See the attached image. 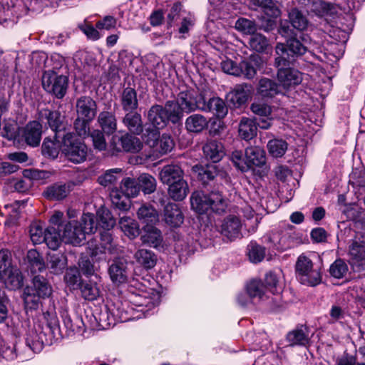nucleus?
<instances>
[{
	"label": "nucleus",
	"instance_id": "nucleus-1",
	"mask_svg": "<svg viewBox=\"0 0 365 365\" xmlns=\"http://www.w3.org/2000/svg\"><path fill=\"white\" fill-rule=\"evenodd\" d=\"M173 100L167 101L164 106L153 105L147 114L148 123L158 130L165 128L169 123L173 125L180 123V113L178 108H173Z\"/></svg>",
	"mask_w": 365,
	"mask_h": 365
},
{
	"label": "nucleus",
	"instance_id": "nucleus-2",
	"mask_svg": "<svg viewBox=\"0 0 365 365\" xmlns=\"http://www.w3.org/2000/svg\"><path fill=\"white\" fill-rule=\"evenodd\" d=\"M22 298L26 312L36 310L40 304L42 307V313L47 322L48 327L53 330L58 327V320L56 315L54 302L51 299H47L41 302L42 297L33 292L32 289L24 288Z\"/></svg>",
	"mask_w": 365,
	"mask_h": 365
},
{
	"label": "nucleus",
	"instance_id": "nucleus-3",
	"mask_svg": "<svg viewBox=\"0 0 365 365\" xmlns=\"http://www.w3.org/2000/svg\"><path fill=\"white\" fill-rule=\"evenodd\" d=\"M51 61L56 60V65L52 70L45 71L42 75V86L48 93L58 99H62L66 94L68 87V78L63 75H58L53 69L60 68L63 61L59 56H52Z\"/></svg>",
	"mask_w": 365,
	"mask_h": 365
},
{
	"label": "nucleus",
	"instance_id": "nucleus-4",
	"mask_svg": "<svg viewBox=\"0 0 365 365\" xmlns=\"http://www.w3.org/2000/svg\"><path fill=\"white\" fill-rule=\"evenodd\" d=\"M192 209L199 214H204L209 210L216 213L223 212L227 203L220 192L205 194L202 191L192 192L190 197Z\"/></svg>",
	"mask_w": 365,
	"mask_h": 365
},
{
	"label": "nucleus",
	"instance_id": "nucleus-5",
	"mask_svg": "<svg viewBox=\"0 0 365 365\" xmlns=\"http://www.w3.org/2000/svg\"><path fill=\"white\" fill-rule=\"evenodd\" d=\"M292 61L279 56L274 58V66L277 68V79L281 86L289 90L299 85L303 80V74L297 68L291 67Z\"/></svg>",
	"mask_w": 365,
	"mask_h": 365
},
{
	"label": "nucleus",
	"instance_id": "nucleus-6",
	"mask_svg": "<svg viewBox=\"0 0 365 365\" xmlns=\"http://www.w3.org/2000/svg\"><path fill=\"white\" fill-rule=\"evenodd\" d=\"M295 274L302 284L310 287L319 284L322 280L320 267L314 264L312 259L304 255H299L297 259Z\"/></svg>",
	"mask_w": 365,
	"mask_h": 365
},
{
	"label": "nucleus",
	"instance_id": "nucleus-7",
	"mask_svg": "<svg viewBox=\"0 0 365 365\" xmlns=\"http://www.w3.org/2000/svg\"><path fill=\"white\" fill-rule=\"evenodd\" d=\"M62 152L69 161L81 163L86 160L88 148L73 133H66L63 135Z\"/></svg>",
	"mask_w": 365,
	"mask_h": 365
},
{
	"label": "nucleus",
	"instance_id": "nucleus-8",
	"mask_svg": "<svg viewBox=\"0 0 365 365\" xmlns=\"http://www.w3.org/2000/svg\"><path fill=\"white\" fill-rule=\"evenodd\" d=\"M273 247L280 252L294 247L302 243L300 234L294 225L284 224L280 229L272 234L269 239Z\"/></svg>",
	"mask_w": 365,
	"mask_h": 365
},
{
	"label": "nucleus",
	"instance_id": "nucleus-9",
	"mask_svg": "<svg viewBox=\"0 0 365 365\" xmlns=\"http://www.w3.org/2000/svg\"><path fill=\"white\" fill-rule=\"evenodd\" d=\"M204 96L198 93L193 89L181 91L173 101V108H178L180 113V122L183 117V113H190L197 110H202Z\"/></svg>",
	"mask_w": 365,
	"mask_h": 365
},
{
	"label": "nucleus",
	"instance_id": "nucleus-10",
	"mask_svg": "<svg viewBox=\"0 0 365 365\" xmlns=\"http://www.w3.org/2000/svg\"><path fill=\"white\" fill-rule=\"evenodd\" d=\"M349 263L356 272L365 275V235H356L348 248Z\"/></svg>",
	"mask_w": 365,
	"mask_h": 365
},
{
	"label": "nucleus",
	"instance_id": "nucleus-11",
	"mask_svg": "<svg viewBox=\"0 0 365 365\" xmlns=\"http://www.w3.org/2000/svg\"><path fill=\"white\" fill-rule=\"evenodd\" d=\"M192 170L197 174V179L204 185L208 184L210 181H215L217 184L221 185L230 182L227 173L215 164L195 165L192 167Z\"/></svg>",
	"mask_w": 365,
	"mask_h": 365
},
{
	"label": "nucleus",
	"instance_id": "nucleus-12",
	"mask_svg": "<svg viewBox=\"0 0 365 365\" xmlns=\"http://www.w3.org/2000/svg\"><path fill=\"white\" fill-rule=\"evenodd\" d=\"M143 148V143L135 135L126 133L118 137L114 135L110 143V149L112 155L125 151L127 153H136Z\"/></svg>",
	"mask_w": 365,
	"mask_h": 365
},
{
	"label": "nucleus",
	"instance_id": "nucleus-13",
	"mask_svg": "<svg viewBox=\"0 0 365 365\" xmlns=\"http://www.w3.org/2000/svg\"><path fill=\"white\" fill-rule=\"evenodd\" d=\"M302 41L295 36L287 39L285 43H277L275 46V52L278 56H284V55L287 54V58L289 59H290L289 56L292 58L302 56L305 54L308 50L307 47L304 43V37H302ZM291 61H294V58Z\"/></svg>",
	"mask_w": 365,
	"mask_h": 365
},
{
	"label": "nucleus",
	"instance_id": "nucleus-14",
	"mask_svg": "<svg viewBox=\"0 0 365 365\" xmlns=\"http://www.w3.org/2000/svg\"><path fill=\"white\" fill-rule=\"evenodd\" d=\"M264 289V285L261 280H252L247 285V293L251 299L257 298L259 301H266V304L271 309L279 307L280 297L279 295L275 297L267 296Z\"/></svg>",
	"mask_w": 365,
	"mask_h": 365
},
{
	"label": "nucleus",
	"instance_id": "nucleus-15",
	"mask_svg": "<svg viewBox=\"0 0 365 365\" xmlns=\"http://www.w3.org/2000/svg\"><path fill=\"white\" fill-rule=\"evenodd\" d=\"M64 118L58 110L43 108L38 112V119L46 120L48 125L56 135H60L61 132H64L66 130Z\"/></svg>",
	"mask_w": 365,
	"mask_h": 365
},
{
	"label": "nucleus",
	"instance_id": "nucleus-16",
	"mask_svg": "<svg viewBox=\"0 0 365 365\" xmlns=\"http://www.w3.org/2000/svg\"><path fill=\"white\" fill-rule=\"evenodd\" d=\"M62 237L66 243L75 246L81 245L86 240L82 225L76 220L68 222L64 226Z\"/></svg>",
	"mask_w": 365,
	"mask_h": 365
},
{
	"label": "nucleus",
	"instance_id": "nucleus-17",
	"mask_svg": "<svg viewBox=\"0 0 365 365\" xmlns=\"http://www.w3.org/2000/svg\"><path fill=\"white\" fill-rule=\"evenodd\" d=\"M242 222L235 215L226 217L221 225V234L230 240H234L241 236Z\"/></svg>",
	"mask_w": 365,
	"mask_h": 365
},
{
	"label": "nucleus",
	"instance_id": "nucleus-18",
	"mask_svg": "<svg viewBox=\"0 0 365 365\" xmlns=\"http://www.w3.org/2000/svg\"><path fill=\"white\" fill-rule=\"evenodd\" d=\"M251 89L250 84H237L227 94V100L235 108H240L247 103L251 94Z\"/></svg>",
	"mask_w": 365,
	"mask_h": 365
},
{
	"label": "nucleus",
	"instance_id": "nucleus-19",
	"mask_svg": "<svg viewBox=\"0 0 365 365\" xmlns=\"http://www.w3.org/2000/svg\"><path fill=\"white\" fill-rule=\"evenodd\" d=\"M42 129V125L38 121H30L23 129L22 138L29 145L36 147L41 140Z\"/></svg>",
	"mask_w": 365,
	"mask_h": 365
},
{
	"label": "nucleus",
	"instance_id": "nucleus-20",
	"mask_svg": "<svg viewBox=\"0 0 365 365\" xmlns=\"http://www.w3.org/2000/svg\"><path fill=\"white\" fill-rule=\"evenodd\" d=\"M202 152L205 158L214 163L220 161L225 154L222 143L213 139L206 141L202 146Z\"/></svg>",
	"mask_w": 365,
	"mask_h": 365
},
{
	"label": "nucleus",
	"instance_id": "nucleus-21",
	"mask_svg": "<svg viewBox=\"0 0 365 365\" xmlns=\"http://www.w3.org/2000/svg\"><path fill=\"white\" fill-rule=\"evenodd\" d=\"M76 110L78 116L94 119L97 113V103L88 96H83L76 100Z\"/></svg>",
	"mask_w": 365,
	"mask_h": 365
},
{
	"label": "nucleus",
	"instance_id": "nucleus-22",
	"mask_svg": "<svg viewBox=\"0 0 365 365\" xmlns=\"http://www.w3.org/2000/svg\"><path fill=\"white\" fill-rule=\"evenodd\" d=\"M201 110L212 112L217 118L222 119L227 115L228 108L225 102L219 97L210 98L208 101L204 98Z\"/></svg>",
	"mask_w": 365,
	"mask_h": 365
},
{
	"label": "nucleus",
	"instance_id": "nucleus-23",
	"mask_svg": "<svg viewBox=\"0 0 365 365\" xmlns=\"http://www.w3.org/2000/svg\"><path fill=\"white\" fill-rule=\"evenodd\" d=\"M120 101L123 111L136 110L139 106L136 90L130 86L123 88L120 94Z\"/></svg>",
	"mask_w": 365,
	"mask_h": 365
},
{
	"label": "nucleus",
	"instance_id": "nucleus-24",
	"mask_svg": "<svg viewBox=\"0 0 365 365\" xmlns=\"http://www.w3.org/2000/svg\"><path fill=\"white\" fill-rule=\"evenodd\" d=\"M184 172L176 164L166 165L160 172V179L163 184L168 185L183 180Z\"/></svg>",
	"mask_w": 365,
	"mask_h": 365
},
{
	"label": "nucleus",
	"instance_id": "nucleus-25",
	"mask_svg": "<svg viewBox=\"0 0 365 365\" xmlns=\"http://www.w3.org/2000/svg\"><path fill=\"white\" fill-rule=\"evenodd\" d=\"M281 85L274 81L262 78L259 80L257 93L264 98H272L275 96L282 93Z\"/></svg>",
	"mask_w": 365,
	"mask_h": 365
},
{
	"label": "nucleus",
	"instance_id": "nucleus-26",
	"mask_svg": "<svg viewBox=\"0 0 365 365\" xmlns=\"http://www.w3.org/2000/svg\"><path fill=\"white\" fill-rule=\"evenodd\" d=\"M164 217L165 222L173 227H180L184 221V215L175 203H168L165 205Z\"/></svg>",
	"mask_w": 365,
	"mask_h": 365
},
{
	"label": "nucleus",
	"instance_id": "nucleus-27",
	"mask_svg": "<svg viewBox=\"0 0 365 365\" xmlns=\"http://www.w3.org/2000/svg\"><path fill=\"white\" fill-rule=\"evenodd\" d=\"M71 192L70 186L66 183L56 182L45 189L43 196L49 200H61Z\"/></svg>",
	"mask_w": 365,
	"mask_h": 365
},
{
	"label": "nucleus",
	"instance_id": "nucleus-28",
	"mask_svg": "<svg viewBox=\"0 0 365 365\" xmlns=\"http://www.w3.org/2000/svg\"><path fill=\"white\" fill-rule=\"evenodd\" d=\"M101 130L106 135H112L117 130V119L113 112L108 110L101 111L97 120Z\"/></svg>",
	"mask_w": 365,
	"mask_h": 365
},
{
	"label": "nucleus",
	"instance_id": "nucleus-29",
	"mask_svg": "<svg viewBox=\"0 0 365 365\" xmlns=\"http://www.w3.org/2000/svg\"><path fill=\"white\" fill-rule=\"evenodd\" d=\"M209 120L201 114H192L185 122L186 130L189 133H199L208 127Z\"/></svg>",
	"mask_w": 365,
	"mask_h": 365
},
{
	"label": "nucleus",
	"instance_id": "nucleus-30",
	"mask_svg": "<svg viewBox=\"0 0 365 365\" xmlns=\"http://www.w3.org/2000/svg\"><path fill=\"white\" fill-rule=\"evenodd\" d=\"M140 239L143 244L155 248L160 246L163 242V236L160 230L148 225L144 228V233L141 235Z\"/></svg>",
	"mask_w": 365,
	"mask_h": 365
},
{
	"label": "nucleus",
	"instance_id": "nucleus-31",
	"mask_svg": "<svg viewBox=\"0 0 365 365\" xmlns=\"http://www.w3.org/2000/svg\"><path fill=\"white\" fill-rule=\"evenodd\" d=\"M26 288L32 289L33 292L38 294L43 300L49 299L52 293V287L48 280L40 275L35 276L32 280V286H27Z\"/></svg>",
	"mask_w": 365,
	"mask_h": 365
},
{
	"label": "nucleus",
	"instance_id": "nucleus-32",
	"mask_svg": "<svg viewBox=\"0 0 365 365\" xmlns=\"http://www.w3.org/2000/svg\"><path fill=\"white\" fill-rule=\"evenodd\" d=\"M265 163L263 150L258 147H248L245 149V164L247 168L260 167Z\"/></svg>",
	"mask_w": 365,
	"mask_h": 365
},
{
	"label": "nucleus",
	"instance_id": "nucleus-33",
	"mask_svg": "<svg viewBox=\"0 0 365 365\" xmlns=\"http://www.w3.org/2000/svg\"><path fill=\"white\" fill-rule=\"evenodd\" d=\"M60 135L55 134L53 139L46 138L41 146L43 155L55 159L58 157L60 150H62L59 138Z\"/></svg>",
	"mask_w": 365,
	"mask_h": 365
},
{
	"label": "nucleus",
	"instance_id": "nucleus-34",
	"mask_svg": "<svg viewBox=\"0 0 365 365\" xmlns=\"http://www.w3.org/2000/svg\"><path fill=\"white\" fill-rule=\"evenodd\" d=\"M123 123L135 135H140L143 130L141 115L138 112L128 111L123 118Z\"/></svg>",
	"mask_w": 365,
	"mask_h": 365
},
{
	"label": "nucleus",
	"instance_id": "nucleus-35",
	"mask_svg": "<svg viewBox=\"0 0 365 365\" xmlns=\"http://www.w3.org/2000/svg\"><path fill=\"white\" fill-rule=\"evenodd\" d=\"M307 327L301 325L289 331L287 335V340L291 346H305L309 342Z\"/></svg>",
	"mask_w": 365,
	"mask_h": 365
},
{
	"label": "nucleus",
	"instance_id": "nucleus-36",
	"mask_svg": "<svg viewBox=\"0 0 365 365\" xmlns=\"http://www.w3.org/2000/svg\"><path fill=\"white\" fill-rule=\"evenodd\" d=\"M138 312H135V309L130 306L128 302L121 303L115 309L112 310L113 317L118 318L121 322L131 321L140 317V314L135 315Z\"/></svg>",
	"mask_w": 365,
	"mask_h": 365
},
{
	"label": "nucleus",
	"instance_id": "nucleus-37",
	"mask_svg": "<svg viewBox=\"0 0 365 365\" xmlns=\"http://www.w3.org/2000/svg\"><path fill=\"white\" fill-rule=\"evenodd\" d=\"M134 257L138 264L147 269L154 267L158 260L156 255L147 249L138 250Z\"/></svg>",
	"mask_w": 365,
	"mask_h": 365
},
{
	"label": "nucleus",
	"instance_id": "nucleus-38",
	"mask_svg": "<svg viewBox=\"0 0 365 365\" xmlns=\"http://www.w3.org/2000/svg\"><path fill=\"white\" fill-rule=\"evenodd\" d=\"M239 135L245 140H250L257 135V127L253 120L243 118L239 125Z\"/></svg>",
	"mask_w": 365,
	"mask_h": 365
},
{
	"label": "nucleus",
	"instance_id": "nucleus-39",
	"mask_svg": "<svg viewBox=\"0 0 365 365\" xmlns=\"http://www.w3.org/2000/svg\"><path fill=\"white\" fill-rule=\"evenodd\" d=\"M168 193L170 197L175 201H181L187 196L189 189L185 180L175 181L174 183L168 184Z\"/></svg>",
	"mask_w": 365,
	"mask_h": 365
},
{
	"label": "nucleus",
	"instance_id": "nucleus-40",
	"mask_svg": "<svg viewBox=\"0 0 365 365\" xmlns=\"http://www.w3.org/2000/svg\"><path fill=\"white\" fill-rule=\"evenodd\" d=\"M62 239L58 227L51 226L44 230L43 242L51 250H57L61 243Z\"/></svg>",
	"mask_w": 365,
	"mask_h": 365
},
{
	"label": "nucleus",
	"instance_id": "nucleus-41",
	"mask_svg": "<svg viewBox=\"0 0 365 365\" xmlns=\"http://www.w3.org/2000/svg\"><path fill=\"white\" fill-rule=\"evenodd\" d=\"M288 18L292 26L298 31H303L308 27L309 21L303 13L297 8L290 9Z\"/></svg>",
	"mask_w": 365,
	"mask_h": 365
},
{
	"label": "nucleus",
	"instance_id": "nucleus-42",
	"mask_svg": "<svg viewBox=\"0 0 365 365\" xmlns=\"http://www.w3.org/2000/svg\"><path fill=\"white\" fill-rule=\"evenodd\" d=\"M1 278L6 279V283L11 289H19L23 285V277L19 269L14 267L9 269L6 273L1 274Z\"/></svg>",
	"mask_w": 365,
	"mask_h": 365
},
{
	"label": "nucleus",
	"instance_id": "nucleus-43",
	"mask_svg": "<svg viewBox=\"0 0 365 365\" xmlns=\"http://www.w3.org/2000/svg\"><path fill=\"white\" fill-rule=\"evenodd\" d=\"M139 191L145 195L153 193L156 190V179L149 173H142L138 177Z\"/></svg>",
	"mask_w": 365,
	"mask_h": 365
},
{
	"label": "nucleus",
	"instance_id": "nucleus-44",
	"mask_svg": "<svg viewBox=\"0 0 365 365\" xmlns=\"http://www.w3.org/2000/svg\"><path fill=\"white\" fill-rule=\"evenodd\" d=\"M250 2L270 18H277L280 14V10L272 0H250Z\"/></svg>",
	"mask_w": 365,
	"mask_h": 365
},
{
	"label": "nucleus",
	"instance_id": "nucleus-45",
	"mask_svg": "<svg viewBox=\"0 0 365 365\" xmlns=\"http://www.w3.org/2000/svg\"><path fill=\"white\" fill-rule=\"evenodd\" d=\"M119 225L121 230L130 238H135L140 235L138 223L130 217H122Z\"/></svg>",
	"mask_w": 365,
	"mask_h": 365
},
{
	"label": "nucleus",
	"instance_id": "nucleus-46",
	"mask_svg": "<svg viewBox=\"0 0 365 365\" xmlns=\"http://www.w3.org/2000/svg\"><path fill=\"white\" fill-rule=\"evenodd\" d=\"M27 260L31 267V272H42L45 269V262L41 255L35 249L27 252Z\"/></svg>",
	"mask_w": 365,
	"mask_h": 365
},
{
	"label": "nucleus",
	"instance_id": "nucleus-47",
	"mask_svg": "<svg viewBox=\"0 0 365 365\" xmlns=\"http://www.w3.org/2000/svg\"><path fill=\"white\" fill-rule=\"evenodd\" d=\"M110 277L114 283H123L127 280L125 267L122 262H114L108 269Z\"/></svg>",
	"mask_w": 365,
	"mask_h": 365
},
{
	"label": "nucleus",
	"instance_id": "nucleus-48",
	"mask_svg": "<svg viewBox=\"0 0 365 365\" xmlns=\"http://www.w3.org/2000/svg\"><path fill=\"white\" fill-rule=\"evenodd\" d=\"M267 147L269 153L273 158H277L282 157L285 154L288 144L284 140L274 138L269 140Z\"/></svg>",
	"mask_w": 365,
	"mask_h": 365
},
{
	"label": "nucleus",
	"instance_id": "nucleus-49",
	"mask_svg": "<svg viewBox=\"0 0 365 365\" xmlns=\"http://www.w3.org/2000/svg\"><path fill=\"white\" fill-rule=\"evenodd\" d=\"M138 218L143 222L153 224L158 221L157 210L151 205H143L138 210Z\"/></svg>",
	"mask_w": 365,
	"mask_h": 365
},
{
	"label": "nucleus",
	"instance_id": "nucleus-50",
	"mask_svg": "<svg viewBox=\"0 0 365 365\" xmlns=\"http://www.w3.org/2000/svg\"><path fill=\"white\" fill-rule=\"evenodd\" d=\"M82 297L88 301L97 299L100 296V289L96 283L81 282L79 284Z\"/></svg>",
	"mask_w": 365,
	"mask_h": 365
},
{
	"label": "nucleus",
	"instance_id": "nucleus-51",
	"mask_svg": "<svg viewBox=\"0 0 365 365\" xmlns=\"http://www.w3.org/2000/svg\"><path fill=\"white\" fill-rule=\"evenodd\" d=\"M312 11L316 15L322 17H333L337 13L331 4L323 1H314L312 4Z\"/></svg>",
	"mask_w": 365,
	"mask_h": 365
},
{
	"label": "nucleus",
	"instance_id": "nucleus-52",
	"mask_svg": "<svg viewBox=\"0 0 365 365\" xmlns=\"http://www.w3.org/2000/svg\"><path fill=\"white\" fill-rule=\"evenodd\" d=\"M349 272L346 262L341 258L336 259L329 267V272L335 279H342Z\"/></svg>",
	"mask_w": 365,
	"mask_h": 365
},
{
	"label": "nucleus",
	"instance_id": "nucleus-53",
	"mask_svg": "<svg viewBox=\"0 0 365 365\" xmlns=\"http://www.w3.org/2000/svg\"><path fill=\"white\" fill-rule=\"evenodd\" d=\"M266 249L264 247L251 242L247 245V255L250 260L253 263H258L263 260L265 257Z\"/></svg>",
	"mask_w": 365,
	"mask_h": 365
},
{
	"label": "nucleus",
	"instance_id": "nucleus-54",
	"mask_svg": "<svg viewBox=\"0 0 365 365\" xmlns=\"http://www.w3.org/2000/svg\"><path fill=\"white\" fill-rule=\"evenodd\" d=\"M93 119L89 118L78 116L73 122V128L77 135L80 137L86 138L89 136L90 124Z\"/></svg>",
	"mask_w": 365,
	"mask_h": 365
},
{
	"label": "nucleus",
	"instance_id": "nucleus-55",
	"mask_svg": "<svg viewBox=\"0 0 365 365\" xmlns=\"http://www.w3.org/2000/svg\"><path fill=\"white\" fill-rule=\"evenodd\" d=\"M138 180L132 178L130 177H127L123 179L121 181L120 187L123 190V192L128 196L130 197H136L140 191H139V185Z\"/></svg>",
	"mask_w": 365,
	"mask_h": 365
},
{
	"label": "nucleus",
	"instance_id": "nucleus-56",
	"mask_svg": "<svg viewBox=\"0 0 365 365\" xmlns=\"http://www.w3.org/2000/svg\"><path fill=\"white\" fill-rule=\"evenodd\" d=\"M122 170L120 168L108 170L105 173L98 178V182L104 187L114 185L118 181L117 175L120 174Z\"/></svg>",
	"mask_w": 365,
	"mask_h": 365
},
{
	"label": "nucleus",
	"instance_id": "nucleus-57",
	"mask_svg": "<svg viewBox=\"0 0 365 365\" xmlns=\"http://www.w3.org/2000/svg\"><path fill=\"white\" fill-rule=\"evenodd\" d=\"M249 44L257 52H263L268 47L269 41L261 34L254 33L250 38Z\"/></svg>",
	"mask_w": 365,
	"mask_h": 365
},
{
	"label": "nucleus",
	"instance_id": "nucleus-58",
	"mask_svg": "<svg viewBox=\"0 0 365 365\" xmlns=\"http://www.w3.org/2000/svg\"><path fill=\"white\" fill-rule=\"evenodd\" d=\"M250 110L254 114L267 118L271 116L272 113V106L262 101L253 102L250 106Z\"/></svg>",
	"mask_w": 365,
	"mask_h": 365
},
{
	"label": "nucleus",
	"instance_id": "nucleus-59",
	"mask_svg": "<svg viewBox=\"0 0 365 365\" xmlns=\"http://www.w3.org/2000/svg\"><path fill=\"white\" fill-rule=\"evenodd\" d=\"M129 197L118 190L112 191L110 193L112 203L122 210H127L129 208Z\"/></svg>",
	"mask_w": 365,
	"mask_h": 365
},
{
	"label": "nucleus",
	"instance_id": "nucleus-60",
	"mask_svg": "<svg viewBox=\"0 0 365 365\" xmlns=\"http://www.w3.org/2000/svg\"><path fill=\"white\" fill-rule=\"evenodd\" d=\"M79 223L82 225V229H83L85 235L93 233L96 230V217L93 214H83Z\"/></svg>",
	"mask_w": 365,
	"mask_h": 365
},
{
	"label": "nucleus",
	"instance_id": "nucleus-61",
	"mask_svg": "<svg viewBox=\"0 0 365 365\" xmlns=\"http://www.w3.org/2000/svg\"><path fill=\"white\" fill-rule=\"evenodd\" d=\"M104 133L103 130L98 129L93 130L89 133L93 147L100 151L105 150L107 146Z\"/></svg>",
	"mask_w": 365,
	"mask_h": 365
},
{
	"label": "nucleus",
	"instance_id": "nucleus-62",
	"mask_svg": "<svg viewBox=\"0 0 365 365\" xmlns=\"http://www.w3.org/2000/svg\"><path fill=\"white\" fill-rule=\"evenodd\" d=\"M0 355L6 360H14L18 357L16 346L4 341L0 342Z\"/></svg>",
	"mask_w": 365,
	"mask_h": 365
},
{
	"label": "nucleus",
	"instance_id": "nucleus-63",
	"mask_svg": "<svg viewBox=\"0 0 365 365\" xmlns=\"http://www.w3.org/2000/svg\"><path fill=\"white\" fill-rule=\"evenodd\" d=\"M159 145V152L161 154H166L170 152L175 147V143L173 138L166 133H163L159 140L158 141Z\"/></svg>",
	"mask_w": 365,
	"mask_h": 365
},
{
	"label": "nucleus",
	"instance_id": "nucleus-64",
	"mask_svg": "<svg viewBox=\"0 0 365 365\" xmlns=\"http://www.w3.org/2000/svg\"><path fill=\"white\" fill-rule=\"evenodd\" d=\"M240 76H243L247 79H252L257 74V70L252 62L242 61L239 63Z\"/></svg>",
	"mask_w": 365,
	"mask_h": 365
}]
</instances>
